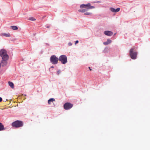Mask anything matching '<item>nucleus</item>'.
Returning <instances> with one entry per match:
<instances>
[{
    "mask_svg": "<svg viewBox=\"0 0 150 150\" xmlns=\"http://www.w3.org/2000/svg\"><path fill=\"white\" fill-rule=\"evenodd\" d=\"M129 54L132 59H135L137 57V52L135 50L134 47H132L130 50Z\"/></svg>",
    "mask_w": 150,
    "mask_h": 150,
    "instance_id": "nucleus-1",
    "label": "nucleus"
},
{
    "mask_svg": "<svg viewBox=\"0 0 150 150\" xmlns=\"http://www.w3.org/2000/svg\"><path fill=\"white\" fill-rule=\"evenodd\" d=\"M11 125L13 127L18 128L22 127L23 125V123L21 121L16 120L13 122Z\"/></svg>",
    "mask_w": 150,
    "mask_h": 150,
    "instance_id": "nucleus-2",
    "label": "nucleus"
},
{
    "mask_svg": "<svg viewBox=\"0 0 150 150\" xmlns=\"http://www.w3.org/2000/svg\"><path fill=\"white\" fill-rule=\"evenodd\" d=\"M0 56L2 57V59H8V56L7 54V52L5 49H2L0 51Z\"/></svg>",
    "mask_w": 150,
    "mask_h": 150,
    "instance_id": "nucleus-3",
    "label": "nucleus"
},
{
    "mask_svg": "<svg viewBox=\"0 0 150 150\" xmlns=\"http://www.w3.org/2000/svg\"><path fill=\"white\" fill-rule=\"evenodd\" d=\"M50 60L51 63L54 64H57L59 60V58L55 55L52 56L50 58Z\"/></svg>",
    "mask_w": 150,
    "mask_h": 150,
    "instance_id": "nucleus-4",
    "label": "nucleus"
},
{
    "mask_svg": "<svg viewBox=\"0 0 150 150\" xmlns=\"http://www.w3.org/2000/svg\"><path fill=\"white\" fill-rule=\"evenodd\" d=\"M59 59L63 64H65L67 62V58L65 55H63L60 56Z\"/></svg>",
    "mask_w": 150,
    "mask_h": 150,
    "instance_id": "nucleus-5",
    "label": "nucleus"
},
{
    "mask_svg": "<svg viewBox=\"0 0 150 150\" xmlns=\"http://www.w3.org/2000/svg\"><path fill=\"white\" fill-rule=\"evenodd\" d=\"M73 106V104L68 102L65 103L64 105V108L65 110H69Z\"/></svg>",
    "mask_w": 150,
    "mask_h": 150,
    "instance_id": "nucleus-6",
    "label": "nucleus"
},
{
    "mask_svg": "<svg viewBox=\"0 0 150 150\" xmlns=\"http://www.w3.org/2000/svg\"><path fill=\"white\" fill-rule=\"evenodd\" d=\"M8 59H2V60L1 61V64L2 66H4L6 65L7 64V60Z\"/></svg>",
    "mask_w": 150,
    "mask_h": 150,
    "instance_id": "nucleus-7",
    "label": "nucleus"
},
{
    "mask_svg": "<svg viewBox=\"0 0 150 150\" xmlns=\"http://www.w3.org/2000/svg\"><path fill=\"white\" fill-rule=\"evenodd\" d=\"M104 33L105 35L109 36H111L113 34V33L109 31H104Z\"/></svg>",
    "mask_w": 150,
    "mask_h": 150,
    "instance_id": "nucleus-8",
    "label": "nucleus"
},
{
    "mask_svg": "<svg viewBox=\"0 0 150 150\" xmlns=\"http://www.w3.org/2000/svg\"><path fill=\"white\" fill-rule=\"evenodd\" d=\"M120 8H117L116 9H115V8H110V11L113 12H117L119 11L120 10Z\"/></svg>",
    "mask_w": 150,
    "mask_h": 150,
    "instance_id": "nucleus-9",
    "label": "nucleus"
},
{
    "mask_svg": "<svg viewBox=\"0 0 150 150\" xmlns=\"http://www.w3.org/2000/svg\"><path fill=\"white\" fill-rule=\"evenodd\" d=\"M85 6H86L85 8H86L88 9H92L94 8V6H91L90 4H85Z\"/></svg>",
    "mask_w": 150,
    "mask_h": 150,
    "instance_id": "nucleus-10",
    "label": "nucleus"
},
{
    "mask_svg": "<svg viewBox=\"0 0 150 150\" xmlns=\"http://www.w3.org/2000/svg\"><path fill=\"white\" fill-rule=\"evenodd\" d=\"M5 129V128L4 127V125L2 123L0 122V131L4 130Z\"/></svg>",
    "mask_w": 150,
    "mask_h": 150,
    "instance_id": "nucleus-11",
    "label": "nucleus"
},
{
    "mask_svg": "<svg viewBox=\"0 0 150 150\" xmlns=\"http://www.w3.org/2000/svg\"><path fill=\"white\" fill-rule=\"evenodd\" d=\"M112 41L111 40L109 39H108L107 40V41L103 42V44L105 45H107L109 44Z\"/></svg>",
    "mask_w": 150,
    "mask_h": 150,
    "instance_id": "nucleus-12",
    "label": "nucleus"
},
{
    "mask_svg": "<svg viewBox=\"0 0 150 150\" xmlns=\"http://www.w3.org/2000/svg\"><path fill=\"white\" fill-rule=\"evenodd\" d=\"M55 101V100L53 98H51L48 100V103L49 104H50L51 102H53Z\"/></svg>",
    "mask_w": 150,
    "mask_h": 150,
    "instance_id": "nucleus-13",
    "label": "nucleus"
},
{
    "mask_svg": "<svg viewBox=\"0 0 150 150\" xmlns=\"http://www.w3.org/2000/svg\"><path fill=\"white\" fill-rule=\"evenodd\" d=\"M8 84L12 88H13L14 86V84L13 83V82H11V81H9L8 82Z\"/></svg>",
    "mask_w": 150,
    "mask_h": 150,
    "instance_id": "nucleus-14",
    "label": "nucleus"
},
{
    "mask_svg": "<svg viewBox=\"0 0 150 150\" xmlns=\"http://www.w3.org/2000/svg\"><path fill=\"white\" fill-rule=\"evenodd\" d=\"M2 35L6 37H10V34L9 33H3L2 34Z\"/></svg>",
    "mask_w": 150,
    "mask_h": 150,
    "instance_id": "nucleus-15",
    "label": "nucleus"
},
{
    "mask_svg": "<svg viewBox=\"0 0 150 150\" xmlns=\"http://www.w3.org/2000/svg\"><path fill=\"white\" fill-rule=\"evenodd\" d=\"M11 28L13 30H16L18 29V27L16 26H11Z\"/></svg>",
    "mask_w": 150,
    "mask_h": 150,
    "instance_id": "nucleus-16",
    "label": "nucleus"
},
{
    "mask_svg": "<svg viewBox=\"0 0 150 150\" xmlns=\"http://www.w3.org/2000/svg\"><path fill=\"white\" fill-rule=\"evenodd\" d=\"M87 10L86 9H80L78 10L79 11L81 12L84 13L87 11Z\"/></svg>",
    "mask_w": 150,
    "mask_h": 150,
    "instance_id": "nucleus-17",
    "label": "nucleus"
},
{
    "mask_svg": "<svg viewBox=\"0 0 150 150\" xmlns=\"http://www.w3.org/2000/svg\"><path fill=\"white\" fill-rule=\"evenodd\" d=\"M80 7L81 8H85L86 6H85V4H82L80 5Z\"/></svg>",
    "mask_w": 150,
    "mask_h": 150,
    "instance_id": "nucleus-18",
    "label": "nucleus"
},
{
    "mask_svg": "<svg viewBox=\"0 0 150 150\" xmlns=\"http://www.w3.org/2000/svg\"><path fill=\"white\" fill-rule=\"evenodd\" d=\"M28 19L32 21H34L36 20V19H35L34 17H30Z\"/></svg>",
    "mask_w": 150,
    "mask_h": 150,
    "instance_id": "nucleus-19",
    "label": "nucleus"
},
{
    "mask_svg": "<svg viewBox=\"0 0 150 150\" xmlns=\"http://www.w3.org/2000/svg\"><path fill=\"white\" fill-rule=\"evenodd\" d=\"M91 14V13L87 12V13H84V15H90Z\"/></svg>",
    "mask_w": 150,
    "mask_h": 150,
    "instance_id": "nucleus-20",
    "label": "nucleus"
},
{
    "mask_svg": "<svg viewBox=\"0 0 150 150\" xmlns=\"http://www.w3.org/2000/svg\"><path fill=\"white\" fill-rule=\"evenodd\" d=\"M61 73V71L60 70H58L57 71V74L59 75Z\"/></svg>",
    "mask_w": 150,
    "mask_h": 150,
    "instance_id": "nucleus-21",
    "label": "nucleus"
},
{
    "mask_svg": "<svg viewBox=\"0 0 150 150\" xmlns=\"http://www.w3.org/2000/svg\"><path fill=\"white\" fill-rule=\"evenodd\" d=\"M79 42V41L78 40H76L75 41V45L76 44L78 43Z\"/></svg>",
    "mask_w": 150,
    "mask_h": 150,
    "instance_id": "nucleus-22",
    "label": "nucleus"
},
{
    "mask_svg": "<svg viewBox=\"0 0 150 150\" xmlns=\"http://www.w3.org/2000/svg\"><path fill=\"white\" fill-rule=\"evenodd\" d=\"M69 46H71L72 45V43L71 42H69L68 43Z\"/></svg>",
    "mask_w": 150,
    "mask_h": 150,
    "instance_id": "nucleus-23",
    "label": "nucleus"
},
{
    "mask_svg": "<svg viewBox=\"0 0 150 150\" xmlns=\"http://www.w3.org/2000/svg\"><path fill=\"white\" fill-rule=\"evenodd\" d=\"M2 98L0 97V102H1L2 101Z\"/></svg>",
    "mask_w": 150,
    "mask_h": 150,
    "instance_id": "nucleus-24",
    "label": "nucleus"
},
{
    "mask_svg": "<svg viewBox=\"0 0 150 150\" xmlns=\"http://www.w3.org/2000/svg\"><path fill=\"white\" fill-rule=\"evenodd\" d=\"M89 69L90 71L92 70V69L90 68V67H89Z\"/></svg>",
    "mask_w": 150,
    "mask_h": 150,
    "instance_id": "nucleus-25",
    "label": "nucleus"
},
{
    "mask_svg": "<svg viewBox=\"0 0 150 150\" xmlns=\"http://www.w3.org/2000/svg\"><path fill=\"white\" fill-rule=\"evenodd\" d=\"M54 68V67H53V66H51V68Z\"/></svg>",
    "mask_w": 150,
    "mask_h": 150,
    "instance_id": "nucleus-26",
    "label": "nucleus"
},
{
    "mask_svg": "<svg viewBox=\"0 0 150 150\" xmlns=\"http://www.w3.org/2000/svg\"><path fill=\"white\" fill-rule=\"evenodd\" d=\"M47 28H49V27L48 26V27H47Z\"/></svg>",
    "mask_w": 150,
    "mask_h": 150,
    "instance_id": "nucleus-27",
    "label": "nucleus"
}]
</instances>
